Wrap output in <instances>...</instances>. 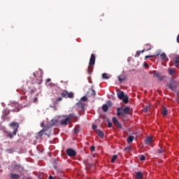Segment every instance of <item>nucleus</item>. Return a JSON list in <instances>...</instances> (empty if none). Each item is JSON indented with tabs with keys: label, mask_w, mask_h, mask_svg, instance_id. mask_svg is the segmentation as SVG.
<instances>
[{
	"label": "nucleus",
	"mask_w": 179,
	"mask_h": 179,
	"mask_svg": "<svg viewBox=\"0 0 179 179\" xmlns=\"http://www.w3.org/2000/svg\"><path fill=\"white\" fill-rule=\"evenodd\" d=\"M10 127H11V128H13L14 131L13 133H11L10 131H7L6 134L7 136L12 139V138H13V136H16V134H17V129H19V124L17 122H13L10 124Z\"/></svg>",
	"instance_id": "nucleus-1"
},
{
	"label": "nucleus",
	"mask_w": 179,
	"mask_h": 179,
	"mask_svg": "<svg viewBox=\"0 0 179 179\" xmlns=\"http://www.w3.org/2000/svg\"><path fill=\"white\" fill-rule=\"evenodd\" d=\"M131 108L128 106L125 107L124 109L122 108H117L116 111L117 116L120 117V115H122V117H125V114H129Z\"/></svg>",
	"instance_id": "nucleus-2"
},
{
	"label": "nucleus",
	"mask_w": 179,
	"mask_h": 179,
	"mask_svg": "<svg viewBox=\"0 0 179 179\" xmlns=\"http://www.w3.org/2000/svg\"><path fill=\"white\" fill-rule=\"evenodd\" d=\"M94 64H96V55L94 54H92L90 62H89V66H88V73H92L93 71V66H94Z\"/></svg>",
	"instance_id": "nucleus-3"
},
{
	"label": "nucleus",
	"mask_w": 179,
	"mask_h": 179,
	"mask_svg": "<svg viewBox=\"0 0 179 179\" xmlns=\"http://www.w3.org/2000/svg\"><path fill=\"white\" fill-rule=\"evenodd\" d=\"M62 97H64V99H73L74 94L73 92H68V90H63L61 94Z\"/></svg>",
	"instance_id": "nucleus-4"
},
{
	"label": "nucleus",
	"mask_w": 179,
	"mask_h": 179,
	"mask_svg": "<svg viewBox=\"0 0 179 179\" xmlns=\"http://www.w3.org/2000/svg\"><path fill=\"white\" fill-rule=\"evenodd\" d=\"M66 153L69 157H75V156H76V151L73 148L66 149Z\"/></svg>",
	"instance_id": "nucleus-5"
},
{
	"label": "nucleus",
	"mask_w": 179,
	"mask_h": 179,
	"mask_svg": "<svg viewBox=\"0 0 179 179\" xmlns=\"http://www.w3.org/2000/svg\"><path fill=\"white\" fill-rule=\"evenodd\" d=\"M176 84V81L173 79H171L170 83L167 84V86L171 90L174 92V90H176V87H177Z\"/></svg>",
	"instance_id": "nucleus-6"
},
{
	"label": "nucleus",
	"mask_w": 179,
	"mask_h": 179,
	"mask_svg": "<svg viewBox=\"0 0 179 179\" xmlns=\"http://www.w3.org/2000/svg\"><path fill=\"white\" fill-rule=\"evenodd\" d=\"M87 96L88 97H93V99H94V97H96V91L93 89H90V90L87 92Z\"/></svg>",
	"instance_id": "nucleus-7"
},
{
	"label": "nucleus",
	"mask_w": 179,
	"mask_h": 179,
	"mask_svg": "<svg viewBox=\"0 0 179 179\" xmlns=\"http://www.w3.org/2000/svg\"><path fill=\"white\" fill-rule=\"evenodd\" d=\"M77 107L81 110L85 111V104L83 103V101H80L76 103Z\"/></svg>",
	"instance_id": "nucleus-8"
},
{
	"label": "nucleus",
	"mask_w": 179,
	"mask_h": 179,
	"mask_svg": "<svg viewBox=\"0 0 179 179\" xmlns=\"http://www.w3.org/2000/svg\"><path fill=\"white\" fill-rule=\"evenodd\" d=\"M112 121L116 127H117L120 129L122 128V125H121V123H120V122L118 121V119H117V117H113Z\"/></svg>",
	"instance_id": "nucleus-9"
},
{
	"label": "nucleus",
	"mask_w": 179,
	"mask_h": 179,
	"mask_svg": "<svg viewBox=\"0 0 179 179\" xmlns=\"http://www.w3.org/2000/svg\"><path fill=\"white\" fill-rule=\"evenodd\" d=\"M69 122H71L69 121V118L66 117L65 119H62L60 121V125H68V124H69Z\"/></svg>",
	"instance_id": "nucleus-10"
},
{
	"label": "nucleus",
	"mask_w": 179,
	"mask_h": 179,
	"mask_svg": "<svg viewBox=\"0 0 179 179\" xmlns=\"http://www.w3.org/2000/svg\"><path fill=\"white\" fill-rule=\"evenodd\" d=\"M153 143V139L150 136L147 137L145 140V145H150V143Z\"/></svg>",
	"instance_id": "nucleus-11"
},
{
	"label": "nucleus",
	"mask_w": 179,
	"mask_h": 179,
	"mask_svg": "<svg viewBox=\"0 0 179 179\" xmlns=\"http://www.w3.org/2000/svg\"><path fill=\"white\" fill-rule=\"evenodd\" d=\"M135 178H136V179H143V173H142V172H141V171H138V172L136 173Z\"/></svg>",
	"instance_id": "nucleus-12"
},
{
	"label": "nucleus",
	"mask_w": 179,
	"mask_h": 179,
	"mask_svg": "<svg viewBox=\"0 0 179 179\" xmlns=\"http://www.w3.org/2000/svg\"><path fill=\"white\" fill-rule=\"evenodd\" d=\"M168 73H169L171 76H176V70L173 68H170L168 69Z\"/></svg>",
	"instance_id": "nucleus-13"
},
{
	"label": "nucleus",
	"mask_w": 179,
	"mask_h": 179,
	"mask_svg": "<svg viewBox=\"0 0 179 179\" xmlns=\"http://www.w3.org/2000/svg\"><path fill=\"white\" fill-rule=\"evenodd\" d=\"M125 96V94L123 91L119 90L117 92V97L120 100H121L124 96Z\"/></svg>",
	"instance_id": "nucleus-14"
},
{
	"label": "nucleus",
	"mask_w": 179,
	"mask_h": 179,
	"mask_svg": "<svg viewBox=\"0 0 179 179\" xmlns=\"http://www.w3.org/2000/svg\"><path fill=\"white\" fill-rule=\"evenodd\" d=\"M160 58L162 61H166V62L169 61V58H167V55L164 52L160 55Z\"/></svg>",
	"instance_id": "nucleus-15"
},
{
	"label": "nucleus",
	"mask_w": 179,
	"mask_h": 179,
	"mask_svg": "<svg viewBox=\"0 0 179 179\" xmlns=\"http://www.w3.org/2000/svg\"><path fill=\"white\" fill-rule=\"evenodd\" d=\"M10 178H11V179H19V178H20V175H19V174H16V173H10Z\"/></svg>",
	"instance_id": "nucleus-16"
},
{
	"label": "nucleus",
	"mask_w": 179,
	"mask_h": 179,
	"mask_svg": "<svg viewBox=\"0 0 179 179\" xmlns=\"http://www.w3.org/2000/svg\"><path fill=\"white\" fill-rule=\"evenodd\" d=\"M96 134L101 139L104 138V133H103L100 129L96 130Z\"/></svg>",
	"instance_id": "nucleus-17"
},
{
	"label": "nucleus",
	"mask_w": 179,
	"mask_h": 179,
	"mask_svg": "<svg viewBox=\"0 0 179 179\" xmlns=\"http://www.w3.org/2000/svg\"><path fill=\"white\" fill-rule=\"evenodd\" d=\"M154 78H157L159 80H163V77L160 76V74L156 72H154L153 73Z\"/></svg>",
	"instance_id": "nucleus-18"
},
{
	"label": "nucleus",
	"mask_w": 179,
	"mask_h": 179,
	"mask_svg": "<svg viewBox=\"0 0 179 179\" xmlns=\"http://www.w3.org/2000/svg\"><path fill=\"white\" fill-rule=\"evenodd\" d=\"M167 113H169V110H167V108L163 106L162 107V113L163 117H165V115H167Z\"/></svg>",
	"instance_id": "nucleus-19"
},
{
	"label": "nucleus",
	"mask_w": 179,
	"mask_h": 179,
	"mask_svg": "<svg viewBox=\"0 0 179 179\" xmlns=\"http://www.w3.org/2000/svg\"><path fill=\"white\" fill-rule=\"evenodd\" d=\"M134 136H129L128 138H127V143H132V142H134Z\"/></svg>",
	"instance_id": "nucleus-20"
},
{
	"label": "nucleus",
	"mask_w": 179,
	"mask_h": 179,
	"mask_svg": "<svg viewBox=\"0 0 179 179\" xmlns=\"http://www.w3.org/2000/svg\"><path fill=\"white\" fill-rule=\"evenodd\" d=\"M14 170H20L22 169V166L20 164H14L12 166Z\"/></svg>",
	"instance_id": "nucleus-21"
},
{
	"label": "nucleus",
	"mask_w": 179,
	"mask_h": 179,
	"mask_svg": "<svg viewBox=\"0 0 179 179\" xmlns=\"http://www.w3.org/2000/svg\"><path fill=\"white\" fill-rule=\"evenodd\" d=\"M120 100H122L123 103L127 104V103H128V100H129V98L128 97V96L124 95V96Z\"/></svg>",
	"instance_id": "nucleus-22"
},
{
	"label": "nucleus",
	"mask_w": 179,
	"mask_h": 179,
	"mask_svg": "<svg viewBox=\"0 0 179 179\" xmlns=\"http://www.w3.org/2000/svg\"><path fill=\"white\" fill-rule=\"evenodd\" d=\"M102 110L103 111V113H107L108 111V106L106 104L103 105Z\"/></svg>",
	"instance_id": "nucleus-23"
},
{
	"label": "nucleus",
	"mask_w": 179,
	"mask_h": 179,
	"mask_svg": "<svg viewBox=\"0 0 179 179\" xmlns=\"http://www.w3.org/2000/svg\"><path fill=\"white\" fill-rule=\"evenodd\" d=\"M65 117H66V118H69V121L71 122V120H72V118H75V115L73 113H70L68 116Z\"/></svg>",
	"instance_id": "nucleus-24"
},
{
	"label": "nucleus",
	"mask_w": 179,
	"mask_h": 179,
	"mask_svg": "<svg viewBox=\"0 0 179 179\" xmlns=\"http://www.w3.org/2000/svg\"><path fill=\"white\" fill-rule=\"evenodd\" d=\"M117 158L118 156L117 155H113L111 159V163H115Z\"/></svg>",
	"instance_id": "nucleus-25"
},
{
	"label": "nucleus",
	"mask_w": 179,
	"mask_h": 179,
	"mask_svg": "<svg viewBox=\"0 0 179 179\" xmlns=\"http://www.w3.org/2000/svg\"><path fill=\"white\" fill-rule=\"evenodd\" d=\"M102 78L103 79H110V77L107 75V73H102Z\"/></svg>",
	"instance_id": "nucleus-26"
},
{
	"label": "nucleus",
	"mask_w": 179,
	"mask_h": 179,
	"mask_svg": "<svg viewBox=\"0 0 179 179\" xmlns=\"http://www.w3.org/2000/svg\"><path fill=\"white\" fill-rule=\"evenodd\" d=\"M80 131V128H79V127L76 126L74 128V134H78Z\"/></svg>",
	"instance_id": "nucleus-27"
},
{
	"label": "nucleus",
	"mask_w": 179,
	"mask_h": 179,
	"mask_svg": "<svg viewBox=\"0 0 179 179\" xmlns=\"http://www.w3.org/2000/svg\"><path fill=\"white\" fill-rule=\"evenodd\" d=\"M45 129H43L41 131H39L38 133V136H41L42 135H43L44 132H45Z\"/></svg>",
	"instance_id": "nucleus-28"
},
{
	"label": "nucleus",
	"mask_w": 179,
	"mask_h": 179,
	"mask_svg": "<svg viewBox=\"0 0 179 179\" xmlns=\"http://www.w3.org/2000/svg\"><path fill=\"white\" fill-rule=\"evenodd\" d=\"M124 150H126V152H131V150H132V148H131L130 146L126 147L124 148Z\"/></svg>",
	"instance_id": "nucleus-29"
},
{
	"label": "nucleus",
	"mask_w": 179,
	"mask_h": 179,
	"mask_svg": "<svg viewBox=\"0 0 179 179\" xmlns=\"http://www.w3.org/2000/svg\"><path fill=\"white\" fill-rule=\"evenodd\" d=\"M80 101H87V97L86 96H83Z\"/></svg>",
	"instance_id": "nucleus-30"
},
{
	"label": "nucleus",
	"mask_w": 179,
	"mask_h": 179,
	"mask_svg": "<svg viewBox=\"0 0 179 179\" xmlns=\"http://www.w3.org/2000/svg\"><path fill=\"white\" fill-rule=\"evenodd\" d=\"M139 159L141 162H143L146 159V157L143 155H140Z\"/></svg>",
	"instance_id": "nucleus-31"
},
{
	"label": "nucleus",
	"mask_w": 179,
	"mask_h": 179,
	"mask_svg": "<svg viewBox=\"0 0 179 179\" xmlns=\"http://www.w3.org/2000/svg\"><path fill=\"white\" fill-rule=\"evenodd\" d=\"M141 51H137L136 52V54L135 55L136 58H138V57H139L141 55Z\"/></svg>",
	"instance_id": "nucleus-32"
},
{
	"label": "nucleus",
	"mask_w": 179,
	"mask_h": 179,
	"mask_svg": "<svg viewBox=\"0 0 179 179\" xmlns=\"http://www.w3.org/2000/svg\"><path fill=\"white\" fill-rule=\"evenodd\" d=\"M149 107H150V106H146L145 108H144L143 109V113H146V112L148 111V108H149Z\"/></svg>",
	"instance_id": "nucleus-33"
},
{
	"label": "nucleus",
	"mask_w": 179,
	"mask_h": 179,
	"mask_svg": "<svg viewBox=\"0 0 179 179\" xmlns=\"http://www.w3.org/2000/svg\"><path fill=\"white\" fill-rule=\"evenodd\" d=\"M90 150H91V152H94V150H96V147H94V146H91V147H90Z\"/></svg>",
	"instance_id": "nucleus-34"
},
{
	"label": "nucleus",
	"mask_w": 179,
	"mask_h": 179,
	"mask_svg": "<svg viewBox=\"0 0 179 179\" xmlns=\"http://www.w3.org/2000/svg\"><path fill=\"white\" fill-rule=\"evenodd\" d=\"M38 85H41V83H43V78L42 77L41 78V80H38V82H37Z\"/></svg>",
	"instance_id": "nucleus-35"
},
{
	"label": "nucleus",
	"mask_w": 179,
	"mask_h": 179,
	"mask_svg": "<svg viewBox=\"0 0 179 179\" xmlns=\"http://www.w3.org/2000/svg\"><path fill=\"white\" fill-rule=\"evenodd\" d=\"M58 101H62V97H61V96L58 97L56 103H58Z\"/></svg>",
	"instance_id": "nucleus-36"
},
{
	"label": "nucleus",
	"mask_w": 179,
	"mask_h": 179,
	"mask_svg": "<svg viewBox=\"0 0 179 179\" xmlns=\"http://www.w3.org/2000/svg\"><path fill=\"white\" fill-rule=\"evenodd\" d=\"M164 151L163 150V149H162V148H160V149H159L158 150H157V152L158 153H160V154H162V153H163Z\"/></svg>",
	"instance_id": "nucleus-37"
},
{
	"label": "nucleus",
	"mask_w": 179,
	"mask_h": 179,
	"mask_svg": "<svg viewBox=\"0 0 179 179\" xmlns=\"http://www.w3.org/2000/svg\"><path fill=\"white\" fill-rule=\"evenodd\" d=\"M92 129H97V125L93 124L92 127Z\"/></svg>",
	"instance_id": "nucleus-38"
},
{
	"label": "nucleus",
	"mask_w": 179,
	"mask_h": 179,
	"mask_svg": "<svg viewBox=\"0 0 179 179\" xmlns=\"http://www.w3.org/2000/svg\"><path fill=\"white\" fill-rule=\"evenodd\" d=\"M108 128H111V127H113V123L108 122Z\"/></svg>",
	"instance_id": "nucleus-39"
},
{
	"label": "nucleus",
	"mask_w": 179,
	"mask_h": 179,
	"mask_svg": "<svg viewBox=\"0 0 179 179\" xmlns=\"http://www.w3.org/2000/svg\"><path fill=\"white\" fill-rule=\"evenodd\" d=\"M118 80L120 81V83H122L123 79L121 78V77L119 76V77H118Z\"/></svg>",
	"instance_id": "nucleus-40"
},
{
	"label": "nucleus",
	"mask_w": 179,
	"mask_h": 179,
	"mask_svg": "<svg viewBox=\"0 0 179 179\" xmlns=\"http://www.w3.org/2000/svg\"><path fill=\"white\" fill-rule=\"evenodd\" d=\"M37 100H38V97H35V98L34 99V103H37Z\"/></svg>",
	"instance_id": "nucleus-41"
},
{
	"label": "nucleus",
	"mask_w": 179,
	"mask_h": 179,
	"mask_svg": "<svg viewBox=\"0 0 179 179\" xmlns=\"http://www.w3.org/2000/svg\"><path fill=\"white\" fill-rule=\"evenodd\" d=\"M50 82H51V78H48V79L46 80V83H50Z\"/></svg>",
	"instance_id": "nucleus-42"
},
{
	"label": "nucleus",
	"mask_w": 179,
	"mask_h": 179,
	"mask_svg": "<svg viewBox=\"0 0 179 179\" xmlns=\"http://www.w3.org/2000/svg\"><path fill=\"white\" fill-rule=\"evenodd\" d=\"M153 56H145V59H148V58H152Z\"/></svg>",
	"instance_id": "nucleus-43"
},
{
	"label": "nucleus",
	"mask_w": 179,
	"mask_h": 179,
	"mask_svg": "<svg viewBox=\"0 0 179 179\" xmlns=\"http://www.w3.org/2000/svg\"><path fill=\"white\" fill-rule=\"evenodd\" d=\"M144 66H145V68H149V64H144Z\"/></svg>",
	"instance_id": "nucleus-44"
},
{
	"label": "nucleus",
	"mask_w": 179,
	"mask_h": 179,
	"mask_svg": "<svg viewBox=\"0 0 179 179\" xmlns=\"http://www.w3.org/2000/svg\"><path fill=\"white\" fill-rule=\"evenodd\" d=\"M30 93H31V94H33V93H34V90H31L30 91Z\"/></svg>",
	"instance_id": "nucleus-45"
},
{
	"label": "nucleus",
	"mask_w": 179,
	"mask_h": 179,
	"mask_svg": "<svg viewBox=\"0 0 179 179\" xmlns=\"http://www.w3.org/2000/svg\"><path fill=\"white\" fill-rule=\"evenodd\" d=\"M54 178L52 177V176H49V179H53Z\"/></svg>",
	"instance_id": "nucleus-46"
},
{
	"label": "nucleus",
	"mask_w": 179,
	"mask_h": 179,
	"mask_svg": "<svg viewBox=\"0 0 179 179\" xmlns=\"http://www.w3.org/2000/svg\"><path fill=\"white\" fill-rule=\"evenodd\" d=\"M8 114H9V111H8V110H6V115H8Z\"/></svg>",
	"instance_id": "nucleus-47"
},
{
	"label": "nucleus",
	"mask_w": 179,
	"mask_h": 179,
	"mask_svg": "<svg viewBox=\"0 0 179 179\" xmlns=\"http://www.w3.org/2000/svg\"><path fill=\"white\" fill-rule=\"evenodd\" d=\"M145 50H141V52H145Z\"/></svg>",
	"instance_id": "nucleus-48"
},
{
	"label": "nucleus",
	"mask_w": 179,
	"mask_h": 179,
	"mask_svg": "<svg viewBox=\"0 0 179 179\" xmlns=\"http://www.w3.org/2000/svg\"><path fill=\"white\" fill-rule=\"evenodd\" d=\"M33 75H34V76L36 78V73H33Z\"/></svg>",
	"instance_id": "nucleus-49"
},
{
	"label": "nucleus",
	"mask_w": 179,
	"mask_h": 179,
	"mask_svg": "<svg viewBox=\"0 0 179 179\" xmlns=\"http://www.w3.org/2000/svg\"><path fill=\"white\" fill-rule=\"evenodd\" d=\"M152 48H150L148 50H147V51H149V50H151Z\"/></svg>",
	"instance_id": "nucleus-50"
},
{
	"label": "nucleus",
	"mask_w": 179,
	"mask_h": 179,
	"mask_svg": "<svg viewBox=\"0 0 179 179\" xmlns=\"http://www.w3.org/2000/svg\"><path fill=\"white\" fill-rule=\"evenodd\" d=\"M41 127H43V123H41Z\"/></svg>",
	"instance_id": "nucleus-51"
},
{
	"label": "nucleus",
	"mask_w": 179,
	"mask_h": 179,
	"mask_svg": "<svg viewBox=\"0 0 179 179\" xmlns=\"http://www.w3.org/2000/svg\"><path fill=\"white\" fill-rule=\"evenodd\" d=\"M41 127H43V123H41Z\"/></svg>",
	"instance_id": "nucleus-52"
},
{
	"label": "nucleus",
	"mask_w": 179,
	"mask_h": 179,
	"mask_svg": "<svg viewBox=\"0 0 179 179\" xmlns=\"http://www.w3.org/2000/svg\"><path fill=\"white\" fill-rule=\"evenodd\" d=\"M157 57H159V54H157Z\"/></svg>",
	"instance_id": "nucleus-53"
}]
</instances>
